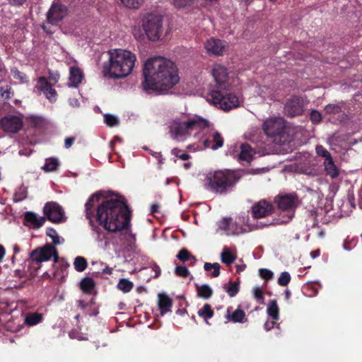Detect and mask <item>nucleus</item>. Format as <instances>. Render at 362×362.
<instances>
[{
	"label": "nucleus",
	"instance_id": "1a4fd4ad",
	"mask_svg": "<svg viewBox=\"0 0 362 362\" xmlns=\"http://www.w3.org/2000/svg\"><path fill=\"white\" fill-rule=\"evenodd\" d=\"M274 203L278 209L282 211L286 212L285 219L283 223L289 222L294 216L295 211L300 203V199L296 193L279 194L274 197Z\"/></svg>",
	"mask_w": 362,
	"mask_h": 362
},
{
	"label": "nucleus",
	"instance_id": "dca6fc26",
	"mask_svg": "<svg viewBox=\"0 0 362 362\" xmlns=\"http://www.w3.org/2000/svg\"><path fill=\"white\" fill-rule=\"evenodd\" d=\"M38 83L40 85L38 88L45 94L47 99L50 103H54L57 98V93L52 88L53 84L45 76L38 78Z\"/></svg>",
	"mask_w": 362,
	"mask_h": 362
},
{
	"label": "nucleus",
	"instance_id": "6ab92c4d",
	"mask_svg": "<svg viewBox=\"0 0 362 362\" xmlns=\"http://www.w3.org/2000/svg\"><path fill=\"white\" fill-rule=\"evenodd\" d=\"M210 122L199 116H194L187 119V127L190 128L191 132L200 131L209 128Z\"/></svg>",
	"mask_w": 362,
	"mask_h": 362
},
{
	"label": "nucleus",
	"instance_id": "cd10ccee",
	"mask_svg": "<svg viewBox=\"0 0 362 362\" xmlns=\"http://www.w3.org/2000/svg\"><path fill=\"white\" fill-rule=\"evenodd\" d=\"M60 163L59 159L54 157H50L45 159V163L42 169L45 172H53L58 169Z\"/></svg>",
	"mask_w": 362,
	"mask_h": 362
},
{
	"label": "nucleus",
	"instance_id": "052dcab7",
	"mask_svg": "<svg viewBox=\"0 0 362 362\" xmlns=\"http://www.w3.org/2000/svg\"><path fill=\"white\" fill-rule=\"evenodd\" d=\"M275 324V322L274 321H272L271 322H267L265 324H264V328L266 330L269 331L272 328L274 327V325Z\"/></svg>",
	"mask_w": 362,
	"mask_h": 362
},
{
	"label": "nucleus",
	"instance_id": "9d476101",
	"mask_svg": "<svg viewBox=\"0 0 362 362\" xmlns=\"http://www.w3.org/2000/svg\"><path fill=\"white\" fill-rule=\"evenodd\" d=\"M43 212L47 218L54 223H60L66 221V218L62 207L56 202L46 203L43 207Z\"/></svg>",
	"mask_w": 362,
	"mask_h": 362
},
{
	"label": "nucleus",
	"instance_id": "7c9ffc66",
	"mask_svg": "<svg viewBox=\"0 0 362 362\" xmlns=\"http://www.w3.org/2000/svg\"><path fill=\"white\" fill-rule=\"evenodd\" d=\"M268 315L274 320H278L279 317V309L276 300H271L267 307Z\"/></svg>",
	"mask_w": 362,
	"mask_h": 362
},
{
	"label": "nucleus",
	"instance_id": "2f4dec72",
	"mask_svg": "<svg viewBox=\"0 0 362 362\" xmlns=\"http://www.w3.org/2000/svg\"><path fill=\"white\" fill-rule=\"evenodd\" d=\"M42 315L39 313H28L25 319V323L29 326H34L42 322Z\"/></svg>",
	"mask_w": 362,
	"mask_h": 362
},
{
	"label": "nucleus",
	"instance_id": "f704fd0d",
	"mask_svg": "<svg viewBox=\"0 0 362 362\" xmlns=\"http://www.w3.org/2000/svg\"><path fill=\"white\" fill-rule=\"evenodd\" d=\"M74 266L77 272H83L88 266L87 260L83 257L77 256L74 259Z\"/></svg>",
	"mask_w": 362,
	"mask_h": 362
},
{
	"label": "nucleus",
	"instance_id": "c85d7f7f",
	"mask_svg": "<svg viewBox=\"0 0 362 362\" xmlns=\"http://www.w3.org/2000/svg\"><path fill=\"white\" fill-rule=\"evenodd\" d=\"M325 168L327 175L332 179L339 176V170L334 163L332 158L327 161H325Z\"/></svg>",
	"mask_w": 362,
	"mask_h": 362
},
{
	"label": "nucleus",
	"instance_id": "ddd939ff",
	"mask_svg": "<svg viewBox=\"0 0 362 362\" xmlns=\"http://www.w3.org/2000/svg\"><path fill=\"white\" fill-rule=\"evenodd\" d=\"M285 114L290 117L301 115L304 112V102L301 97L293 95L284 105Z\"/></svg>",
	"mask_w": 362,
	"mask_h": 362
},
{
	"label": "nucleus",
	"instance_id": "a878e982",
	"mask_svg": "<svg viewBox=\"0 0 362 362\" xmlns=\"http://www.w3.org/2000/svg\"><path fill=\"white\" fill-rule=\"evenodd\" d=\"M198 315L202 317L207 325H211L208 320L211 319L214 316V310L211 308V305L205 303L202 308L197 312Z\"/></svg>",
	"mask_w": 362,
	"mask_h": 362
},
{
	"label": "nucleus",
	"instance_id": "b1692460",
	"mask_svg": "<svg viewBox=\"0 0 362 362\" xmlns=\"http://www.w3.org/2000/svg\"><path fill=\"white\" fill-rule=\"evenodd\" d=\"M232 307H229L227 309L226 314L225 317L228 321H231L233 322H240L243 323L247 321L245 313L244 310L241 309H236L232 314H230V310Z\"/></svg>",
	"mask_w": 362,
	"mask_h": 362
},
{
	"label": "nucleus",
	"instance_id": "f257e3e1",
	"mask_svg": "<svg viewBox=\"0 0 362 362\" xmlns=\"http://www.w3.org/2000/svg\"><path fill=\"white\" fill-rule=\"evenodd\" d=\"M102 191L93 194L85 204L86 218L92 230L100 234L103 227L109 233H120L132 235V212L124 199H110L100 203Z\"/></svg>",
	"mask_w": 362,
	"mask_h": 362
},
{
	"label": "nucleus",
	"instance_id": "2eb2a0df",
	"mask_svg": "<svg viewBox=\"0 0 362 362\" xmlns=\"http://www.w3.org/2000/svg\"><path fill=\"white\" fill-rule=\"evenodd\" d=\"M0 127L6 132L17 133L23 127V121L18 116H6L0 119Z\"/></svg>",
	"mask_w": 362,
	"mask_h": 362
},
{
	"label": "nucleus",
	"instance_id": "4468645a",
	"mask_svg": "<svg viewBox=\"0 0 362 362\" xmlns=\"http://www.w3.org/2000/svg\"><path fill=\"white\" fill-rule=\"evenodd\" d=\"M170 132L172 134V137L177 141H183L186 136L192 134L190 128L187 127V119H175L170 129Z\"/></svg>",
	"mask_w": 362,
	"mask_h": 362
},
{
	"label": "nucleus",
	"instance_id": "37998d69",
	"mask_svg": "<svg viewBox=\"0 0 362 362\" xmlns=\"http://www.w3.org/2000/svg\"><path fill=\"white\" fill-rule=\"evenodd\" d=\"M291 281V275L287 272H282L279 279H278V284L279 285L281 286H287Z\"/></svg>",
	"mask_w": 362,
	"mask_h": 362
},
{
	"label": "nucleus",
	"instance_id": "0e129e2a",
	"mask_svg": "<svg viewBox=\"0 0 362 362\" xmlns=\"http://www.w3.org/2000/svg\"><path fill=\"white\" fill-rule=\"evenodd\" d=\"M5 255V249L2 245H0V262H2Z\"/></svg>",
	"mask_w": 362,
	"mask_h": 362
},
{
	"label": "nucleus",
	"instance_id": "4d7b16f0",
	"mask_svg": "<svg viewBox=\"0 0 362 362\" xmlns=\"http://www.w3.org/2000/svg\"><path fill=\"white\" fill-rule=\"evenodd\" d=\"M75 141V137H66L64 140V147L66 148H69L74 144Z\"/></svg>",
	"mask_w": 362,
	"mask_h": 362
},
{
	"label": "nucleus",
	"instance_id": "774afa93",
	"mask_svg": "<svg viewBox=\"0 0 362 362\" xmlns=\"http://www.w3.org/2000/svg\"><path fill=\"white\" fill-rule=\"evenodd\" d=\"M43 276L44 277H47L49 279H52L54 277L56 276V272H53L52 274H49L47 272H45L44 274H43Z\"/></svg>",
	"mask_w": 362,
	"mask_h": 362
},
{
	"label": "nucleus",
	"instance_id": "c756f323",
	"mask_svg": "<svg viewBox=\"0 0 362 362\" xmlns=\"http://www.w3.org/2000/svg\"><path fill=\"white\" fill-rule=\"evenodd\" d=\"M225 291L230 297L235 296L240 291L239 282L230 281L227 284L223 286Z\"/></svg>",
	"mask_w": 362,
	"mask_h": 362
},
{
	"label": "nucleus",
	"instance_id": "13d9d810",
	"mask_svg": "<svg viewBox=\"0 0 362 362\" xmlns=\"http://www.w3.org/2000/svg\"><path fill=\"white\" fill-rule=\"evenodd\" d=\"M27 0H8L9 4L15 6H21Z\"/></svg>",
	"mask_w": 362,
	"mask_h": 362
},
{
	"label": "nucleus",
	"instance_id": "20e7f679",
	"mask_svg": "<svg viewBox=\"0 0 362 362\" xmlns=\"http://www.w3.org/2000/svg\"><path fill=\"white\" fill-rule=\"evenodd\" d=\"M109 59L103 64L105 77L122 78L130 74L136 59V55L126 49H113L108 52Z\"/></svg>",
	"mask_w": 362,
	"mask_h": 362
},
{
	"label": "nucleus",
	"instance_id": "aec40b11",
	"mask_svg": "<svg viewBox=\"0 0 362 362\" xmlns=\"http://www.w3.org/2000/svg\"><path fill=\"white\" fill-rule=\"evenodd\" d=\"M221 228L231 235H239L247 232L245 228L239 226L236 222H233L231 218H224Z\"/></svg>",
	"mask_w": 362,
	"mask_h": 362
},
{
	"label": "nucleus",
	"instance_id": "bb28decb",
	"mask_svg": "<svg viewBox=\"0 0 362 362\" xmlns=\"http://www.w3.org/2000/svg\"><path fill=\"white\" fill-rule=\"evenodd\" d=\"M81 289L86 293H91L95 287L94 280L90 277L83 278L80 283Z\"/></svg>",
	"mask_w": 362,
	"mask_h": 362
},
{
	"label": "nucleus",
	"instance_id": "de8ad7c7",
	"mask_svg": "<svg viewBox=\"0 0 362 362\" xmlns=\"http://www.w3.org/2000/svg\"><path fill=\"white\" fill-rule=\"evenodd\" d=\"M32 127H41L44 124V119L39 116H31L28 119Z\"/></svg>",
	"mask_w": 362,
	"mask_h": 362
},
{
	"label": "nucleus",
	"instance_id": "c03bdc74",
	"mask_svg": "<svg viewBox=\"0 0 362 362\" xmlns=\"http://www.w3.org/2000/svg\"><path fill=\"white\" fill-rule=\"evenodd\" d=\"M104 117L105 122L108 127H112L117 126L119 123L118 118L112 115L107 114Z\"/></svg>",
	"mask_w": 362,
	"mask_h": 362
},
{
	"label": "nucleus",
	"instance_id": "a19ab883",
	"mask_svg": "<svg viewBox=\"0 0 362 362\" xmlns=\"http://www.w3.org/2000/svg\"><path fill=\"white\" fill-rule=\"evenodd\" d=\"M195 0H172L173 5L177 8H182L192 6Z\"/></svg>",
	"mask_w": 362,
	"mask_h": 362
},
{
	"label": "nucleus",
	"instance_id": "864d4df0",
	"mask_svg": "<svg viewBox=\"0 0 362 362\" xmlns=\"http://www.w3.org/2000/svg\"><path fill=\"white\" fill-rule=\"evenodd\" d=\"M259 274L265 281L271 280L274 277V274L272 271L264 268L259 270Z\"/></svg>",
	"mask_w": 362,
	"mask_h": 362
},
{
	"label": "nucleus",
	"instance_id": "473e14b6",
	"mask_svg": "<svg viewBox=\"0 0 362 362\" xmlns=\"http://www.w3.org/2000/svg\"><path fill=\"white\" fill-rule=\"evenodd\" d=\"M197 295L204 299H209L213 295V291L207 284L197 286Z\"/></svg>",
	"mask_w": 362,
	"mask_h": 362
},
{
	"label": "nucleus",
	"instance_id": "79ce46f5",
	"mask_svg": "<svg viewBox=\"0 0 362 362\" xmlns=\"http://www.w3.org/2000/svg\"><path fill=\"white\" fill-rule=\"evenodd\" d=\"M316 153L319 156H322L325 158V161L332 159L330 153L322 146L317 145L316 146Z\"/></svg>",
	"mask_w": 362,
	"mask_h": 362
},
{
	"label": "nucleus",
	"instance_id": "c9c22d12",
	"mask_svg": "<svg viewBox=\"0 0 362 362\" xmlns=\"http://www.w3.org/2000/svg\"><path fill=\"white\" fill-rule=\"evenodd\" d=\"M133 287V283L127 279H121L117 284V288L124 293L129 292Z\"/></svg>",
	"mask_w": 362,
	"mask_h": 362
},
{
	"label": "nucleus",
	"instance_id": "4be33fe9",
	"mask_svg": "<svg viewBox=\"0 0 362 362\" xmlns=\"http://www.w3.org/2000/svg\"><path fill=\"white\" fill-rule=\"evenodd\" d=\"M83 73L77 66H71L69 69V86L76 88L81 83Z\"/></svg>",
	"mask_w": 362,
	"mask_h": 362
},
{
	"label": "nucleus",
	"instance_id": "ea45409f",
	"mask_svg": "<svg viewBox=\"0 0 362 362\" xmlns=\"http://www.w3.org/2000/svg\"><path fill=\"white\" fill-rule=\"evenodd\" d=\"M252 294L259 304H264V297L262 289L259 287H255L252 290Z\"/></svg>",
	"mask_w": 362,
	"mask_h": 362
},
{
	"label": "nucleus",
	"instance_id": "6e6d98bb",
	"mask_svg": "<svg viewBox=\"0 0 362 362\" xmlns=\"http://www.w3.org/2000/svg\"><path fill=\"white\" fill-rule=\"evenodd\" d=\"M59 77L60 76L58 73L49 72L48 79L54 84L59 81Z\"/></svg>",
	"mask_w": 362,
	"mask_h": 362
},
{
	"label": "nucleus",
	"instance_id": "3c124183",
	"mask_svg": "<svg viewBox=\"0 0 362 362\" xmlns=\"http://www.w3.org/2000/svg\"><path fill=\"white\" fill-rule=\"evenodd\" d=\"M172 155L180 158L182 160H187L190 158V156L186 153H182V150L175 148L171 151Z\"/></svg>",
	"mask_w": 362,
	"mask_h": 362
},
{
	"label": "nucleus",
	"instance_id": "f8f14e48",
	"mask_svg": "<svg viewBox=\"0 0 362 362\" xmlns=\"http://www.w3.org/2000/svg\"><path fill=\"white\" fill-rule=\"evenodd\" d=\"M274 206L266 199L255 202L251 207V214L255 219L262 218L272 215L274 212Z\"/></svg>",
	"mask_w": 362,
	"mask_h": 362
},
{
	"label": "nucleus",
	"instance_id": "4c0bfd02",
	"mask_svg": "<svg viewBox=\"0 0 362 362\" xmlns=\"http://www.w3.org/2000/svg\"><path fill=\"white\" fill-rule=\"evenodd\" d=\"M204 268L206 271L209 272L212 269H214L213 272L211 273L212 277H217L220 274V268L221 266L218 263H209L206 262L204 265Z\"/></svg>",
	"mask_w": 362,
	"mask_h": 362
},
{
	"label": "nucleus",
	"instance_id": "a211bd4d",
	"mask_svg": "<svg viewBox=\"0 0 362 362\" xmlns=\"http://www.w3.org/2000/svg\"><path fill=\"white\" fill-rule=\"evenodd\" d=\"M207 52L214 55H222L226 47V42L219 39L211 38L204 43Z\"/></svg>",
	"mask_w": 362,
	"mask_h": 362
},
{
	"label": "nucleus",
	"instance_id": "680f3d73",
	"mask_svg": "<svg viewBox=\"0 0 362 362\" xmlns=\"http://www.w3.org/2000/svg\"><path fill=\"white\" fill-rule=\"evenodd\" d=\"M15 276L21 278L25 276V274L22 270L16 269L15 271Z\"/></svg>",
	"mask_w": 362,
	"mask_h": 362
},
{
	"label": "nucleus",
	"instance_id": "9b49d317",
	"mask_svg": "<svg viewBox=\"0 0 362 362\" xmlns=\"http://www.w3.org/2000/svg\"><path fill=\"white\" fill-rule=\"evenodd\" d=\"M68 14V8L58 2H53L47 12L46 17L48 23L57 25Z\"/></svg>",
	"mask_w": 362,
	"mask_h": 362
},
{
	"label": "nucleus",
	"instance_id": "5fc2aeb1",
	"mask_svg": "<svg viewBox=\"0 0 362 362\" xmlns=\"http://www.w3.org/2000/svg\"><path fill=\"white\" fill-rule=\"evenodd\" d=\"M12 73H13V76L15 79H18L21 81H24L25 76L23 72L18 71V69H16L14 71H12Z\"/></svg>",
	"mask_w": 362,
	"mask_h": 362
},
{
	"label": "nucleus",
	"instance_id": "69168bd1",
	"mask_svg": "<svg viewBox=\"0 0 362 362\" xmlns=\"http://www.w3.org/2000/svg\"><path fill=\"white\" fill-rule=\"evenodd\" d=\"M246 268L245 264H241V265H237L236 266V272L238 273H240L241 272L244 271Z\"/></svg>",
	"mask_w": 362,
	"mask_h": 362
},
{
	"label": "nucleus",
	"instance_id": "338daca9",
	"mask_svg": "<svg viewBox=\"0 0 362 362\" xmlns=\"http://www.w3.org/2000/svg\"><path fill=\"white\" fill-rule=\"evenodd\" d=\"M87 305L88 304L83 300L78 301V306L80 307L81 309H85L87 307Z\"/></svg>",
	"mask_w": 362,
	"mask_h": 362
},
{
	"label": "nucleus",
	"instance_id": "09e8293b",
	"mask_svg": "<svg viewBox=\"0 0 362 362\" xmlns=\"http://www.w3.org/2000/svg\"><path fill=\"white\" fill-rule=\"evenodd\" d=\"M11 88L8 86L0 87V96L4 100H8L11 97Z\"/></svg>",
	"mask_w": 362,
	"mask_h": 362
},
{
	"label": "nucleus",
	"instance_id": "39448f33",
	"mask_svg": "<svg viewBox=\"0 0 362 362\" xmlns=\"http://www.w3.org/2000/svg\"><path fill=\"white\" fill-rule=\"evenodd\" d=\"M240 179V175L228 169L210 172L205 178V188L214 193L226 194L232 191Z\"/></svg>",
	"mask_w": 362,
	"mask_h": 362
},
{
	"label": "nucleus",
	"instance_id": "49530a36",
	"mask_svg": "<svg viewBox=\"0 0 362 362\" xmlns=\"http://www.w3.org/2000/svg\"><path fill=\"white\" fill-rule=\"evenodd\" d=\"M122 4L127 8H138L140 7L142 0H120Z\"/></svg>",
	"mask_w": 362,
	"mask_h": 362
},
{
	"label": "nucleus",
	"instance_id": "0eeeda50",
	"mask_svg": "<svg viewBox=\"0 0 362 362\" xmlns=\"http://www.w3.org/2000/svg\"><path fill=\"white\" fill-rule=\"evenodd\" d=\"M263 130L276 144L284 145L290 141L289 134L286 132V121L282 117L266 119L263 123Z\"/></svg>",
	"mask_w": 362,
	"mask_h": 362
},
{
	"label": "nucleus",
	"instance_id": "393cba45",
	"mask_svg": "<svg viewBox=\"0 0 362 362\" xmlns=\"http://www.w3.org/2000/svg\"><path fill=\"white\" fill-rule=\"evenodd\" d=\"M255 151L248 144H243L240 146V152L238 155L240 162L250 163L252 160Z\"/></svg>",
	"mask_w": 362,
	"mask_h": 362
},
{
	"label": "nucleus",
	"instance_id": "f3484780",
	"mask_svg": "<svg viewBox=\"0 0 362 362\" xmlns=\"http://www.w3.org/2000/svg\"><path fill=\"white\" fill-rule=\"evenodd\" d=\"M223 142L224 140L221 134L214 129H211L209 137L204 139L203 144L205 148L217 150L223 146Z\"/></svg>",
	"mask_w": 362,
	"mask_h": 362
},
{
	"label": "nucleus",
	"instance_id": "f03ea898",
	"mask_svg": "<svg viewBox=\"0 0 362 362\" xmlns=\"http://www.w3.org/2000/svg\"><path fill=\"white\" fill-rule=\"evenodd\" d=\"M141 86L146 92H166L178 83V70L170 60L163 57L148 59L144 66Z\"/></svg>",
	"mask_w": 362,
	"mask_h": 362
},
{
	"label": "nucleus",
	"instance_id": "58836bf2",
	"mask_svg": "<svg viewBox=\"0 0 362 362\" xmlns=\"http://www.w3.org/2000/svg\"><path fill=\"white\" fill-rule=\"evenodd\" d=\"M325 112L327 115H336L341 112V106L338 104H329L325 106Z\"/></svg>",
	"mask_w": 362,
	"mask_h": 362
},
{
	"label": "nucleus",
	"instance_id": "bf43d9fd",
	"mask_svg": "<svg viewBox=\"0 0 362 362\" xmlns=\"http://www.w3.org/2000/svg\"><path fill=\"white\" fill-rule=\"evenodd\" d=\"M159 204H153L151 206V213L156 214L158 212Z\"/></svg>",
	"mask_w": 362,
	"mask_h": 362
},
{
	"label": "nucleus",
	"instance_id": "72a5a7b5",
	"mask_svg": "<svg viewBox=\"0 0 362 362\" xmlns=\"http://www.w3.org/2000/svg\"><path fill=\"white\" fill-rule=\"evenodd\" d=\"M221 261L226 265H230L236 257L227 248L223 249L221 255Z\"/></svg>",
	"mask_w": 362,
	"mask_h": 362
},
{
	"label": "nucleus",
	"instance_id": "7ed1b4c3",
	"mask_svg": "<svg viewBox=\"0 0 362 362\" xmlns=\"http://www.w3.org/2000/svg\"><path fill=\"white\" fill-rule=\"evenodd\" d=\"M212 75L215 84L211 87L207 95V101L225 111H228L239 105L238 98L230 93L232 88L229 82L227 69L221 65L216 64L212 69Z\"/></svg>",
	"mask_w": 362,
	"mask_h": 362
},
{
	"label": "nucleus",
	"instance_id": "603ef678",
	"mask_svg": "<svg viewBox=\"0 0 362 362\" xmlns=\"http://www.w3.org/2000/svg\"><path fill=\"white\" fill-rule=\"evenodd\" d=\"M175 272L177 276L183 278H186L189 275V272L185 266H177Z\"/></svg>",
	"mask_w": 362,
	"mask_h": 362
},
{
	"label": "nucleus",
	"instance_id": "412c9836",
	"mask_svg": "<svg viewBox=\"0 0 362 362\" xmlns=\"http://www.w3.org/2000/svg\"><path fill=\"white\" fill-rule=\"evenodd\" d=\"M25 221L30 223L33 228L37 229L43 226L46 221L44 216H37L36 214L32 211H27L24 214Z\"/></svg>",
	"mask_w": 362,
	"mask_h": 362
},
{
	"label": "nucleus",
	"instance_id": "5701e85b",
	"mask_svg": "<svg viewBox=\"0 0 362 362\" xmlns=\"http://www.w3.org/2000/svg\"><path fill=\"white\" fill-rule=\"evenodd\" d=\"M158 308L160 311V315L163 316L165 313L171 311L173 306V300L165 293L158 294Z\"/></svg>",
	"mask_w": 362,
	"mask_h": 362
},
{
	"label": "nucleus",
	"instance_id": "423d86ee",
	"mask_svg": "<svg viewBox=\"0 0 362 362\" xmlns=\"http://www.w3.org/2000/svg\"><path fill=\"white\" fill-rule=\"evenodd\" d=\"M47 235L52 239L53 245L47 243L42 247L35 248L30 253L29 258L27 259L28 267L33 268L35 271L40 269L41 263L49 260L52 257L54 258V263H57L59 260L58 252L54 247L59 244V238L57 231L49 228L47 230Z\"/></svg>",
	"mask_w": 362,
	"mask_h": 362
},
{
	"label": "nucleus",
	"instance_id": "8fccbe9b",
	"mask_svg": "<svg viewBox=\"0 0 362 362\" xmlns=\"http://www.w3.org/2000/svg\"><path fill=\"white\" fill-rule=\"evenodd\" d=\"M310 119L314 124H319L322 120V115L319 111L313 110L310 114Z\"/></svg>",
	"mask_w": 362,
	"mask_h": 362
},
{
	"label": "nucleus",
	"instance_id": "e433bc0d",
	"mask_svg": "<svg viewBox=\"0 0 362 362\" xmlns=\"http://www.w3.org/2000/svg\"><path fill=\"white\" fill-rule=\"evenodd\" d=\"M176 257L179 260L183 262H185L190 259H193L194 261L197 260L195 257L192 255L186 248L181 249Z\"/></svg>",
	"mask_w": 362,
	"mask_h": 362
},
{
	"label": "nucleus",
	"instance_id": "e2e57ef3",
	"mask_svg": "<svg viewBox=\"0 0 362 362\" xmlns=\"http://www.w3.org/2000/svg\"><path fill=\"white\" fill-rule=\"evenodd\" d=\"M112 268L107 266L105 269H103V274H112Z\"/></svg>",
	"mask_w": 362,
	"mask_h": 362
},
{
	"label": "nucleus",
	"instance_id": "a18cd8bd",
	"mask_svg": "<svg viewBox=\"0 0 362 362\" xmlns=\"http://www.w3.org/2000/svg\"><path fill=\"white\" fill-rule=\"evenodd\" d=\"M69 336L72 339H77L78 341L87 340L88 338L84 337L83 333L76 329H71L69 332Z\"/></svg>",
	"mask_w": 362,
	"mask_h": 362
},
{
	"label": "nucleus",
	"instance_id": "6e6552de",
	"mask_svg": "<svg viewBox=\"0 0 362 362\" xmlns=\"http://www.w3.org/2000/svg\"><path fill=\"white\" fill-rule=\"evenodd\" d=\"M163 16L153 13L144 15L141 22L144 30L151 41L158 40L163 33Z\"/></svg>",
	"mask_w": 362,
	"mask_h": 362
}]
</instances>
